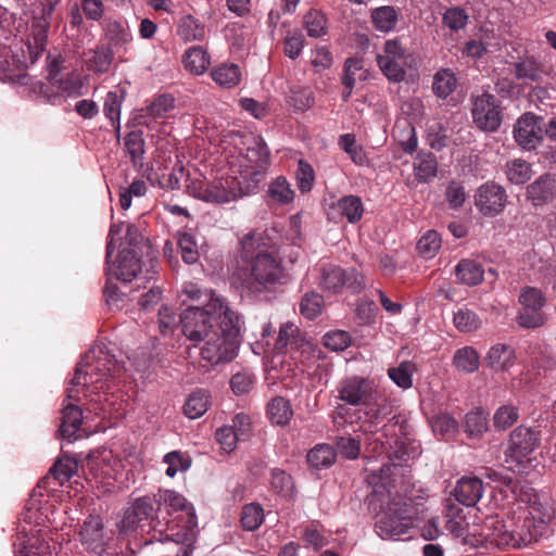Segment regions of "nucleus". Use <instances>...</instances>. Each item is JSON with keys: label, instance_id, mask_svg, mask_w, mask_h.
I'll use <instances>...</instances> for the list:
<instances>
[{"label": "nucleus", "instance_id": "obj_1", "mask_svg": "<svg viewBox=\"0 0 556 556\" xmlns=\"http://www.w3.org/2000/svg\"><path fill=\"white\" fill-rule=\"evenodd\" d=\"M122 367L101 345L92 346L78 363L67 390V397L79 400L80 392L89 399L88 410L101 418H111L124 407L123 395L115 391Z\"/></svg>", "mask_w": 556, "mask_h": 556}, {"label": "nucleus", "instance_id": "obj_2", "mask_svg": "<svg viewBox=\"0 0 556 556\" xmlns=\"http://www.w3.org/2000/svg\"><path fill=\"white\" fill-rule=\"evenodd\" d=\"M182 292L197 305H190L180 315V324L186 338L201 342L215 332L224 321L237 323L240 315L227 300L212 290H202L197 283H185Z\"/></svg>", "mask_w": 556, "mask_h": 556}, {"label": "nucleus", "instance_id": "obj_3", "mask_svg": "<svg viewBox=\"0 0 556 556\" xmlns=\"http://www.w3.org/2000/svg\"><path fill=\"white\" fill-rule=\"evenodd\" d=\"M254 233L242 238L241 260L245 264L233 273L235 283L243 295L262 298L281 283L285 271L281 262L262 249Z\"/></svg>", "mask_w": 556, "mask_h": 556}, {"label": "nucleus", "instance_id": "obj_4", "mask_svg": "<svg viewBox=\"0 0 556 556\" xmlns=\"http://www.w3.org/2000/svg\"><path fill=\"white\" fill-rule=\"evenodd\" d=\"M151 517L154 538L190 546L197 538V516L187 498L174 490H160L153 496Z\"/></svg>", "mask_w": 556, "mask_h": 556}, {"label": "nucleus", "instance_id": "obj_5", "mask_svg": "<svg viewBox=\"0 0 556 556\" xmlns=\"http://www.w3.org/2000/svg\"><path fill=\"white\" fill-rule=\"evenodd\" d=\"M53 505L45 497L40 489H34L27 500L16 528L13 542L15 556H51L52 548L41 529L51 522Z\"/></svg>", "mask_w": 556, "mask_h": 556}, {"label": "nucleus", "instance_id": "obj_6", "mask_svg": "<svg viewBox=\"0 0 556 556\" xmlns=\"http://www.w3.org/2000/svg\"><path fill=\"white\" fill-rule=\"evenodd\" d=\"M338 399L351 406L359 407V419L369 427L388 417L392 407L382 396L374 380L353 376L342 379L338 387Z\"/></svg>", "mask_w": 556, "mask_h": 556}, {"label": "nucleus", "instance_id": "obj_7", "mask_svg": "<svg viewBox=\"0 0 556 556\" xmlns=\"http://www.w3.org/2000/svg\"><path fill=\"white\" fill-rule=\"evenodd\" d=\"M374 496L381 503V510L376 522V533L382 540H401L414 527L419 509L412 498L400 494H393L390 490L387 494L375 490Z\"/></svg>", "mask_w": 556, "mask_h": 556}, {"label": "nucleus", "instance_id": "obj_8", "mask_svg": "<svg viewBox=\"0 0 556 556\" xmlns=\"http://www.w3.org/2000/svg\"><path fill=\"white\" fill-rule=\"evenodd\" d=\"M242 324L241 316L237 318L236 324L224 321L215 332L201 341L202 366L213 367L229 363L238 355Z\"/></svg>", "mask_w": 556, "mask_h": 556}, {"label": "nucleus", "instance_id": "obj_9", "mask_svg": "<svg viewBox=\"0 0 556 556\" xmlns=\"http://www.w3.org/2000/svg\"><path fill=\"white\" fill-rule=\"evenodd\" d=\"M254 190L249 184L237 175L236 169L231 174L210 182L193 180L188 185V193L206 203L224 204L241 199Z\"/></svg>", "mask_w": 556, "mask_h": 556}, {"label": "nucleus", "instance_id": "obj_10", "mask_svg": "<svg viewBox=\"0 0 556 556\" xmlns=\"http://www.w3.org/2000/svg\"><path fill=\"white\" fill-rule=\"evenodd\" d=\"M275 349L285 353L295 364V367L304 372L312 368L319 358L320 351L308 340L300 328L293 323H285L280 326Z\"/></svg>", "mask_w": 556, "mask_h": 556}, {"label": "nucleus", "instance_id": "obj_11", "mask_svg": "<svg viewBox=\"0 0 556 556\" xmlns=\"http://www.w3.org/2000/svg\"><path fill=\"white\" fill-rule=\"evenodd\" d=\"M269 162V151L261 138H252L245 154L229 161L231 168L255 190L263 179Z\"/></svg>", "mask_w": 556, "mask_h": 556}, {"label": "nucleus", "instance_id": "obj_12", "mask_svg": "<svg viewBox=\"0 0 556 556\" xmlns=\"http://www.w3.org/2000/svg\"><path fill=\"white\" fill-rule=\"evenodd\" d=\"M445 528L453 538L472 546L480 543V535L483 534L477 511L456 504L446 506Z\"/></svg>", "mask_w": 556, "mask_h": 556}, {"label": "nucleus", "instance_id": "obj_13", "mask_svg": "<svg viewBox=\"0 0 556 556\" xmlns=\"http://www.w3.org/2000/svg\"><path fill=\"white\" fill-rule=\"evenodd\" d=\"M516 527L515 517L506 519L488 518L484 526H482L483 534L480 535V543L489 542L498 549L506 548H521L529 545V536L522 534H513V529Z\"/></svg>", "mask_w": 556, "mask_h": 556}, {"label": "nucleus", "instance_id": "obj_14", "mask_svg": "<svg viewBox=\"0 0 556 556\" xmlns=\"http://www.w3.org/2000/svg\"><path fill=\"white\" fill-rule=\"evenodd\" d=\"M554 518V511L547 504L534 501L529 507V511L523 517H515L516 527L513 534L526 533L529 538V544L546 535L549 529V522Z\"/></svg>", "mask_w": 556, "mask_h": 556}, {"label": "nucleus", "instance_id": "obj_15", "mask_svg": "<svg viewBox=\"0 0 556 556\" xmlns=\"http://www.w3.org/2000/svg\"><path fill=\"white\" fill-rule=\"evenodd\" d=\"M320 288L331 294H338L346 286L353 293H359L365 288V277L356 269H343L333 264L320 267Z\"/></svg>", "mask_w": 556, "mask_h": 556}, {"label": "nucleus", "instance_id": "obj_16", "mask_svg": "<svg viewBox=\"0 0 556 556\" xmlns=\"http://www.w3.org/2000/svg\"><path fill=\"white\" fill-rule=\"evenodd\" d=\"M536 431L519 426L513 430L505 451V463L510 470L520 471L523 460L539 446Z\"/></svg>", "mask_w": 556, "mask_h": 556}, {"label": "nucleus", "instance_id": "obj_17", "mask_svg": "<svg viewBox=\"0 0 556 556\" xmlns=\"http://www.w3.org/2000/svg\"><path fill=\"white\" fill-rule=\"evenodd\" d=\"M406 50L397 39H388L381 53L376 55L377 64L382 74L392 83L403 81L408 67Z\"/></svg>", "mask_w": 556, "mask_h": 556}, {"label": "nucleus", "instance_id": "obj_18", "mask_svg": "<svg viewBox=\"0 0 556 556\" xmlns=\"http://www.w3.org/2000/svg\"><path fill=\"white\" fill-rule=\"evenodd\" d=\"M175 108V99L173 96L164 93L156 97L139 116V125L144 126L150 136L162 138L170 131L168 123L165 121L166 115Z\"/></svg>", "mask_w": 556, "mask_h": 556}, {"label": "nucleus", "instance_id": "obj_19", "mask_svg": "<svg viewBox=\"0 0 556 556\" xmlns=\"http://www.w3.org/2000/svg\"><path fill=\"white\" fill-rule=\"evenodd\" d=\"M61 0H45L39 16H35L30 25V34L26 39L29 59L35 62L46 50L50 18Z\"/></svg>", "mask_w": 556, "mask_h": 556}, {"label": "nucleus", "instance_id": "obj_20", "mask_svg": "<svg viewBox=\"0 0 556 556\" xmlns=\"http://www.w3.org/2000/svg\"><path fill=\"white\" fill-rule=\"evenodd\" d=\"M471 114L478 128L495 131L502 123L498 101L495 96L484 92L472 99Z\"/></svg>", "mask_w": 556, "mask_h": 556}, {"label": "nucleus", "instance_id": "obj_21", "mask_svg": "<svg viewBox=\"0 0 556 556\" xmlns=\"http://www.w3.org/2000/svg\"><path fill=\"white\" fill-rule=\"evenodd\" d=\"M154 505L150 497L143 496L136 498L131 505L123 511L121 520L116 527L121 533L128 534L135 532L142 522H148L152 529L151 517H153Z\"/></svg>", "mask_w": 556, "mask_h": 556}, {"label": "nucleus", "instance_id": "obj_22", "mask_svg": "<svg viewBox=\"0 0 556 556\" xmlns=\"http://www.w3.org/2000/svg\"><path fill=\"white\" fill-rule=\"evenodd\" d=\"M507 202V194L503 187L494 182L481 185L475 194V205L484 216H496L501 214Z\"/></svg>", "mask_w": 556, "mask_h": 556}, {"label": "nucleus", "instance_id": "obj_23", "mask_svg": "<svg viewBox=\"0 0 556 556\" xmlns=\"http://www.w3.org/2000/svg\"><path fill=\"white\" fill-rule=\"evenodd\" d=\"M541 118L532 113L521 115L514 126V138L525 150H534L543 139Z\"/></svg>", "mask_w": 556, "mask_h": 556}, {"label": "nucleus", "instance_id": "obj_24", "mask_svg": "<svg viewBox=\"0 0 556 556\" xmlns=\"http://www.w3.org/2000/svg\"><path fill=\"white\" fill-rule=\"evenodd\" d=\"M79 541L89 553L102 556L106 549V539L100 516H89L84 521L79 530Z\"/></svg>", "mask_w": 556, "mask_h": 556}, {"label": "nucleus", "instance_id": "obj_25", "mask_svg": "<svg viewBox=\"0 0 556 556\" xmlns=\"http://www.w3.org/2000/svg\"><path fill=\"white\" fill-rule=\"evenodd\" d=\"M141 270L140 260L135 249H123L117 255V261L110 264L106 275L110 279L130 282Z\"/></svg>", "mask_w": 556, "mask_h": 556}, {"label": "nucleus", "instance_id": "obj_26", "mask_svg": "<svg viewBox=\"0 0 556 556\" xmlns=\"http://www.w3.org/2000/svg\"><path fill=\"white\" fill-rule=\"evenodd\" d=\"M59 73L58 64L51 63L49 65V79L52 86H56L61 94L49 97V101L55 104L60 101L61 97L66 98H78L84 94V83L78 73L72 72L64 77L55 80Z\"/></svg>", "mask_w": 556, "mask_h": 556}, {"label": "nucleus", "instance_id": "obj_27", "mask_svg": "<svg viewBox=\"0 0 556 556\" xmlns=\"http://www.w3.org/2000/svg\"><path fill=\"white\" fill-rule=\"evenodd\" d=\"M483 493V482L477 477H462L454 488L456 501L466 507L476 506Z\"/></svg>", "mask_w": 556, "mask_h": 556}, {"label": "nucleus", "instance_id": "obj_28", "mask_svg": "<svg viewBox=\"0 0 556 556\" xmlns=\"http://www.w3.org/2000/svg\"><path fill=\"white\" fill-rule=\"evenodd\" d=\"M484 362L494 372L508 371L516 363L515 349L509 344L496 343L486 352Z\"/></svg>", "mask_w": 556, "mask_h": 556}, {"label": "nucleus", "instance_id": "obj_29", "mask_svg": "<svg viewBox=\"0 0 556 556\" xmlns=\"http://www.w3.org/2000/svg\"><path fill=\"white\" fill-rule=\"evenodd\" d=\"M527 195L534 205L552 201L556 195V179L549 174L540 176L528 186Z\"/></svg>", "mask_w": 556, "mask_h": 556}, {"label": "nucleus", "instance_id": "obj_30", "mask_svg": "<svg viewBox=\"0 0 556 556\" xmlns=\"http://www.w3.org/2000/svg\"><path fill=\"white\" fill-rule=\"evenodd\" d=\"M105 38L116 51H127V46L132 41V34L125 21L111 20L105 23Z\"/></svg>", "mask_w": 556, "mask_h": 556}, {"label": "nucleus", "instance_id": "obj_31", "mask_svg": "<svg viewBox=\"0 0 556 556\" xmlns=\"http://www.w3.org/2000/svg\"><path fill=\"white\" fill-rule=\"evenodd\" d=\"M81 421V409L73 404L66 405L62 412L61 425L59 429L60 435L68 442H74L79 437L77 433L80 429Z\"/></svg>", "mask_w": 556, "mask_h": 556}, {"label": "nucleus", "instance_id": "obj_32", "mask_svg": "<svg viewBox=\"0 0 556 556\" xmlns=\"http://www.w3.org/2000/svg\"><path fill=\"white\" fill-rule=\"evenodd\" d=\"M176 34L185 42L203 41L206 37V26L193 15L187 14L179 18Z\"/></svg>", "mask_w": 556, "mask_h": 556}, {"label": "nucleus", "instance_id": "obj_33", "mask_svg": "<svg viewBox=\"0 0 556 556\" xmlns=\"http://www.w3.org/2000/svg\"><path fill=\"white\" fill-rule=\"evenodd\" d=\"M455 276L457 282L473 287L483 281L484 269L480 263L463 258L455 266Z\"/></svg>", "mask_w": 556, "mask_h": 556}, {"label": "nucleus", "instance_id": "obj_34", "mask_svg": "<svg viewBox=\"0 0 556 556\" xmlns=\"http://www.w3.org/2000/svg\"><path fill=\"white\" fill-rule=\"evenodd\" d=\"M211 77L222 88L231 89L239 85L242 78L241 68L235 63H220L211 71Z\"/></svg>", "mask_w": 556, "mask_h": 556}, {"label": "nucleus", "instance_id": "obj_35", "mask_svg": "<svg viewBox=\"0 0 556 556\" xmlns=\"http://www.w3.org/2000/svg\"><path fill=\"white\" fill-rule=\"evenodd\" d=\"M182 62L187 71L194 75H202L208 68L211 58L203 47L193 46L185 52Z\"/></svg>", "mask_w": 556, "mask_h": 556}, {"label": "nucleus", "instance_id": "obj_36", "mask_svg": "<svg viewBox=\"0 0 556 556\" xmlns=\"http://www.w3.org/2000/svg\"><path fill=\"white\" fill-rule=\"evenodd\" d=\"M452 364L463 374H473L479 369L480 355L475 348L463 346L455 351Z\"/></svg>", "mask_w": 556, "mask_h": 556}, {"label": "nucleus", "instance_id": "obj_37", "mask_svg": "<svg viewBox=\"0 0 556 556\" xmlns=\"http://www.w3.org/2000/svg\"><path fill=\"white\" fill-rule=\"evenodd\" d=\"M340 216L348 219L349 223L358 222L364 213V205L362 199L357 195H345L337 201L332 206Z\"/></svg>", "mask_w": 556, "mask_h": 556}, {"label": "nucleus", "instance_id": "obj_38", "mask_svg": "<svg viewBox=\"0 0 556 556\" xmlns=\"http://www.w3.org/2000/svg\"><path fill=\"white\" fill-rule=\"evenodd\" d=\"M113 58L111 47L99 46L90 51V56L86 60L87 70L94 74H104L109 72Z\"/></svg>", "mask_w": 556, "mask_h": 556}, {"label": "nucleus", "instance_id": "obj_39", "mask_svg": "<svg viewBox=\"0 0 556 556\" xmlns=\"http://www.w3.org/2000/svg\"><path fill=\"white\" fill-rule=\"evenodd\" d=\"M269 201L278 205H288L294 200V190L286 177L279 176L274 179L267 190Z\"/></svg>", "mask_w": 556, "mask_h": 556}, {"label": "nucleus", "instance_id": "obj_40", "mask_svg": "<svg viewBox=\"0 0 556 556\" xmlns=\"http://www.w3.org/2000/svg\"><path fill=\"white\" fill-rule=\"evenodd\" d=\"M375 28L381 33L392 31L399 22V12L391 5H383L371 11Z\"/></svg>", "mask_w": 556, "mask_h": 556}, {"label": "nucleus", "instance_id": "obj_41", "mask_svg": "<svg viewBox=\"0 0 556 556\" xmlns=\"http://www.w3.org/2000/svg\"><path fill=\"white\" fill-rule=\"evenodd\" d=\"M267 416L271 424L277 426H285L291 420L293 416V409L288 400L281 396H277L268 403Z\"/></svg>", "mask_w": 556, "mask_h": 556}, {"label": "nucleus", "instance_id": "obj_42", "mask_svg": "<svg viewBox=\"0 0 556 556\" xmlns=\"http://www.w3.org/2000/svg\"><path fill=\"white\" fill-rule=\"evenodd\" d=\"M124 101V92H117V91H109L104 105H103V112L104 115L111 121L112 126L114 127V130L117 136H119L121 132V108L122 103Z\"/></svg>", "mask_w": 556, "mask_h": 556}, {"label": "nucleus", "instance_id": "obj_43", "mask_svg": "<svg viewBox=\"0 0 556 556\" xmlns=\"http://www.w3.org/2000/svg\"><path fill=\"white\" fill-rule=\"evenodd\" d=\"M457 79L453 71L443 68L435 73L432 83V90L439 98L445 99L453 93Z\"/></svg>", "mask_w": 556, "mask_h": 556}, {"label": "nucleus", "instance_id": "obj_44", "mask_svg": "<svg viewBox=\"0 0 556 556\" xmlns=\"http://www.w3.org/2000/svg\"><path fill=\"white\" fill-rule=\"evenodd\" d=\"M124 144L134 166L141 165L146 152L142 131L134 130L128 132L124 138Z\"/></svg>", "mask_w": 556, "mask_h": 556}, {"label": "nucleus", "instance_id": "obj_45", "mask_svg": "<svg viewBox=\"0 0 556 556\" xmlns=\"http://www.w3.org/2000/svg\"><path fill=\"white\" fill-rule=\"evenodd\" d=\"M210 406V396L205 391H197L189 395L185 403L184 412L190 419L200 418Z\"/></svg>", "mask_w": 556, "mask_h": 556}, {"label": "nucleus", "instance_id": "obj_46", "mask_svg": "<svg viewBox=\"0 0 556 556\" xmlns=\"http://www.w3.org/2000/svg\"><path fill=\"white\" fill-rule=\"evenodd\" d=\"M336 452L328 444H318L307 453V462L316 469L331 466L336 460Z\"/></svg>", "mask_w": 556, "mask_h": 556}, {"label": "nucleus", "instance_id": "obj_47", "mask_svg": "<svg viewBox=\"0 0 556 556\" xmlns=\"http://www.w3.org/2000/svg\"><path fill=\"white\" fill-rule=\"evenodd\" d=\"M414 172L418 181L427 182L437 175V161L433 155L418 154L414 162Z\"/></svg>", "mask_w": 556, "mask_h": 556}, {"label": "nucleus", "instance_id": "obj_48", "mask_svg": "<svg viewBox=\"0 0 556 556\" xmlns=\"http://www.w3.org/2000/svg\"><path fill=\"white\" fill-rule=\"evenodd\" d=\"M163 463L167 465L165 475L174 478L178 472H185L190 468L191 458L180 451H172L164 455Z\"/></svg>", "mask_w": 556, "mask_h": 556}, {"label": "nucleus", "instance_id": "obj_49", "mask_svg": "<svg viewBox=\"0 0 556 556\" xmlns=\"http://www.w3.org/2000/svg\"><path fill=\"white\" fill-rule=\"evenodd\" d=\"M541 66L533 58H526L514 64V75L517 79L540 81Z\"/></svg>", "mask_w": 556, "mask_h": 556}, {"label": "nucleus", "instance_id": "obj_50", "mask_svg": "<svg viewBox=\"0 0 556 556\" xmlns=\"http://www.w3.org/2000/svg\"><path fill=\"white\" fill-rule=\"evenodd\" d=\"M531 166L521 159H514L506 163L507 179L515 185H522L531 178Z\"/></svg>", "mask_w": 556, "mask_h": 556}, {"label": "nucleus", "instance_id": "obj_51", "mask_svg": "<svg viewBox=\"0 0 556 556\" xmlns=\"http://www.w3.org/2000/svg\"><path fill=\"white\" fill-rule=\"evenodd\" d=\"M453 321L460 332H472L482 326L481 318L473 311L466 307L455 312Z\"/></svg>", "mask_w": 556, "mask_h": 556}, {"label": "nucleus", "instance_id": "obj_52", "mask_svg": "<svg viewBox=\"0 0 556 556\" xmlns=\"http://www.w3.org/2000/svg\"><path fill=\"white\" fill-rule=\"evenodd\" d=\"M324 308V298L321 294L309 291L306 292L300 302V312L307 319L317 318Z\"/></svg>", "mask_w": 556, "mask_h": 556}, {"label": "nucleus", "instance_id": "obj_53", "mask_svg": "<svg viewBox=\"0 0 556 556\" xmlns=\"http://www.w3.org/2000/svg\"><path fill=\"white\" fill-rule=\"evenodd\" d=\"M304 25L309 37L319 38L327 30L326 15L318 10H311L304 16Z\"/></svg>", "mask_w": 556, "mask_h": 556}, {"label": "nucleus", "instance_id": "obj_54", "mask_svg": "<svg viewBox=\"0 0 556 556\" xmlns=\"http://www.w3.org/2000/svg\"><path fill=\"white\" fill-rule=\"evenodd\" d=\"M488 429V413L483 409L469 412L465 417V430L471 437H478Z\"/></svg>", "mask_w": 556, "mask_h": 556}, {"label": "nucleus", "instance_id": "obj_55", "mask_svg": "<svg viewBox=\"0 0 556 556\" xmlns=\"http://www.w3.org/2000/svg\"><path fill=\"white\" fill-rule=\"evenodd\" d=\"M415 365L410 362H402L397 367L388 370L389 378L400 388L408 389L413 384L412 376Z\"/></svg>", "mask_w": 556, "mask_h": 556}, {"label": "nucleus", "instance_id": "obj_56", "mask_svg": "<svg viewBox=\"0 0 556 556\" xmlns=\"http://www.w3.org/2000/svg\"><path fill=\"white\" fill-rule=\"evenodd\" d=\"M519 303L522 308L542 311L546 304L544 293L534 287H525L519 294Z\"/></svg>", "mask_w": 556, "mask_h": 556}, {"label": "nucleus", "instance_id": "obj_57", "mask_svg": "<svg viewBox=\"0 0 556 556\" xmlns=\"http://www.w3.org/2000/svg\"><path fill=\"white\" fill-rule=\"evenodd\" d=\"M264 521V510L258 504H248L241 511V525L248 531L256 530Z\"/></svg>", "mask_w": 556, "mask_h": 556}, {"label": "nucleus", "instance_id": "obj_58", "mask_svg": "<svg viewBox=\"0 0 556 556\" xmlns=\"http://www.w3.org/2000/svg\"><path fill=\"white\" fill-rule=\"evenodd\" d=\"M295 179L298 188L302 193H307L313 189L315 181V172L313 166L303 159H300L298 162Z\"/></svg>", "mask_w": 556, "mask_h": 556}, {"label": "nucleus", "instance_id": "obj_59", "mask_svg": "<svg viewBox=\"0 0 556 556\" xmlns=\"http://www.w3.org/2000/svg\"><path fill=\"white\" fill-rule=\"evenodd\" d=\"M396 138L399 140V143L401 148L406 153H414L418 146V140L416 136L415 128L412 124L408 122H404L403 125L396 126Z\"/></svg>", "mask_w": 556, "mask_h": 556}, {"label": "nucleus", "instance_id": "obj_60", "mask_svg": "<svg viewBox=\"0 0 556 556\" xmlns=\"http://www.w3.org/2000/svg\"><path fill=\"white\" fill-rule=\"evenodd\" d=\"M323 342L328 350L341 352L352 344V336L345 330H331L324 336Z\"/></svg>", "mask_w": 556, "mask_h": 556}, {"label": "nucleus", "instance_id": "obj_61", "mask_svg": "<svg viewBox=\"0 0 556 556\" xmlns=\"http://www.w3.org/2000/svg\"><path fill=\"white\" fill-rule=\"evenodd\" d=\"M546 320L547 317L543 311L528 308H521L516 317L518 326L525 329L540 328L545 325Z\"/></svg>", "mask_w": 556, "mask_h": 556}, {"label": "nucleus", "instance_id": "obj_62", "mask_svg": "<svg viewBox=\"0 0 556 556\" xmlns=\"http://www.w3.org/2000/svg\"><path fill=\"white\" fill-rule=\"evenodd\" d=\"M177 244L181 252V257L187 264H194L198 261V243L191 233H179Z\"/></svg>", "mask_w": 556, "mask_h": 556}, {"label": "nucleus", "instance_id": "obj_63", "mask_svg": "<svg viewBox=\"0 0 556 556\" xmlns=\"http://www.w3.org/2000/svg\"><path fill=\"white\" fill-rule=\"evenodd\" d=\"M441 248V237L435 230L427 231L418 241L417 249L426 258H432Z\"/></svg>", "mask_w": 556, "mask_h": 556}, {"label": "nucleus", "instance_id": "obj_64", "mask_svg": "<svg viewBox=\"0 0 556 556\" xmlns=\"http://www.w3.org/2000/svg\"><path fill=\"white\" fill-rule=\"evenodd\" d=\"M77 464L68 457L59 458L50 469V473L61 484L68 481L76 472Z\"/></svg>", "mask_w": 556, "mask_h": 556}]
</instances>
